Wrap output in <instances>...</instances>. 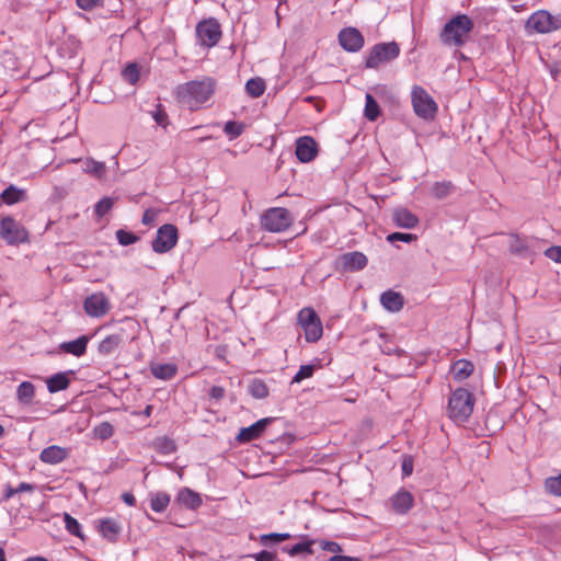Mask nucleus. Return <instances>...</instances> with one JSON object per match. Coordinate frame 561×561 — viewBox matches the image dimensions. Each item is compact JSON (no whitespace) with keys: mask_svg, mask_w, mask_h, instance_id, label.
<instances>
[{"mask_svg":"<svg viewBox=\"0 0 561 561\" xmlns=\"http://www.w3.org/2000/svg\"><path fill=\"white\" fill-rule=\"evenodd\" d=\"M114 433V428L112 424L108 422H102L98 426L94 427V434L96 437L101 439L110 438Z\"/></svg>","mask_w":561,"mask_h":561,"instance_id":"nucleus-46","label":"nucleus"},{"mask_svg":"<svg viewBox=\"0 0 561 561\" xmlns=\"http://www.w3.org/2000/svg\"><path fill=\"white\" fill-rule=\"evenodd\" d=\"M383 353H386V354H397L398 356H401V355L404 353V351H403V350H400V348H398V347H396V348H392V347H386V348L383 350Z\"/></svg>","mask_w":561,"mask_h":561,"instance_id":"nucleus-61","label":"nucleus"},{"mask_svg":"<svg viewBox=\"0 0 561 561\" xmlns=\"http://www.w3.org/2000/svg\"><path fill=\"white\" fill-rule=\"evenodd\" d=\"M122 500L129 506H134L136 504V499L135 496L129 493V492H125L122 494Z\"/></svg>","mask_w":561,"mask_h":561,"instance_id":"nucleus-59","label":"nucleus"},{"mask_svg":"<svg viewBox=\"0 0 561 561\" xmlns=\"http://www.w3.org/2000/svg\"><path fill=\"white\" fill-rule=\"evenodd\" d=\"M298 324L305 332L307 342L314 343L322 337L323 328L319 316L312 308H302L298 312Z\"/></svg>","mask_w":561,"mask_h":561,"instance_id":"nucleus-6","label":"nucleus"},{"mask_svg":"<svg viewBox=\"0 0 561 561\" xmlns=\"http://www.w3.org/2000/svg\"><path fill=\"white\" fill-rule=\"evenodd\" d=\"M291 537L288 533H271L262 535L260 538L261 543L266 545L267 541L280 542Z\"/></svg>","mask_w":561,"mask_h":561,"instance_id":"nucleus-47","label":"nucleus"},{"mask_svg":"<svg viewBox=\"0 0 561 561\" xmlns=\"http://www.w3.org/2000/svg\"><path fill=\"white\" fill-rule=\"evenodd\" d=\"M451 371L455 380L462 381L473 373V364L466 359H459L454 363Z\"/></svg>","mask_w":561,"mask_h":561,"instance_id":"nucleus-27","label":"nucleus"},{"mask_svg":"<svg viewBox=\"0 0 561 561\" xmlns=\"http://www.w3.org/2000/svg\"><path fill=\"white\" fill-rule=\"evenodd\" d=\"M150 371L153 377L161 380H170L175 377L178 373V366L173 363H151Z\"/></svg>","mask_w":561,"mask_h":561,"instance_id":"nucleus-23","label":"nucleus"},{"mask_svg":"<svg viewBox=\"0 0 561 561\" xmlns=\"http://www.w3.org/2000/svg\"><path fill=\"white\" fill-rule=\"evenodd\" d=\"M123 78L130 84H135L139 79V70L136 64H128L122 71Z\"/></svg>","mask_w":561,"mask_h":561,"instance_id":"nucleus-44","label":"nucleus"},{"mask_svg":"<svg viewBox=\"0 0 561 561\" xmlns=\"http://www.w3.org/2000/svg\"><path fill=\"white\" fill-rule=\"evenodd\" d=\"M151 412H152V407L151 405H147L145 411H144V415L150 416Z\"/></svg>","mask_w":561,"mask_h":561,"instance_id":"nucleus-63","label":"nucleus"},{"mask_svg":"<svg viewBox=\"0 0 561 561\" xmlns=\"http://www.w3.org/2000/svg\"><path fill=\"white\" fill-rule=\"evenodd\" d=\"M226 390L220 386H213L209 390V397L216 401L221 400L225 397Z\"/></svg>","mask_w":561,"mask_h":561,"instance_id":"nucleus-54","label":"nucleus"},{"mask_svg":"<svg viewBox=\"0 0 561 561\" xmlns=\"http://www.w3.org/2000/svg\"><path fill=\"white\" fill-rule=\"evenodd\" d=\"M413 471V461L411 458H404L402 462L403 476H410Z\"/></svg>","mask_w":561,"mask_h":561,"instance_id":"nucleus-56","label":"nucleus"},{"mask_svg":"<svg viewBox=\"0 0 561 561\" xmlns=\"http://www.w3.org/2000/svg\"><path fill=\"white\" fill-rule=\"evenodd\" d=\"M526 28L540 34L557 31L561 28V13L552 15L546 10L536 11L528 18Z\"/></svg>","mask_w":561,"mask_h":561,"instance_id":"nucleus-8","label":"nucleus"},{"mask_svg":"<svg viewBox=\"0 0 561 561\" xmlns=\"http://www.w3.org/2000/svg\"><path fill=\"white\" fill-rule=\"evenodd\" d=\"M415 114L424 119H432L437 112L434 99L420 85H414L411 92Z\"/></svg>","mask_w":561,"mask_h":561,"instance_id":"nucleus-7","label":"nucleus"},{"mask_svg":"<svg viewBox=\"0 0 561 561\" xmlns=\"http://www.w3.org/2000/svg\"><path fill=\"white\" fill-rule=\"evenodd\" d=\"M103 0H76L77 5L85 11H90L101 4Z\"/></svg>","mask_w":561,"mask_h":561,"instance_id":"nucleus-52","label":"nucleus"},{"mask_svg":"<svg viewBox=\"0 0 561 561\" xmlns=\"http://www.w3.org/2000/svg\"><path fill=\"white\" fill-rule=\"evenodd\" d=\"M549 493L561 496V473L558 477H550L545 482Z\"/></svg>","mask_w":561,"mask_h":561,"instance_id":"nucleus-45","label":"nucleus"},{"mask_svg":"<svg viewBox=\"0 0 561 561\" xmlns=\"http://www.w3.org/2000/svg\"><path fill=\"white\" fill-rule=\"evenodd\" d=\"M250 557L253 558L255 561H275L276 560L275 553H272L266 550H263L259 553H253Z\"/></svg>","mask_w":561,"mask_h":561,"instance_id":"nucleus-53","label":"nucleus"},{"mask_svg":"<svg viewBox=\"0 0 561 561\" xmlns=\"http://www.w3.org/2000/svg\"><path fill=\"white\" fill-rule=\"evenodd\" d=\"M196 35L201 45L213 47L217 45L221 37L220 25L215 19L204 20L197 24Z\"/></svg>","mask_w":561,"mask_h":561,"instance_id":"nucleus-11","label":"nucleus"},{"mask_svg":"<svg viewBox=\"0 0 561 561\" xmlns=\"http://www.w3.org/2000/svg\"><path fill=\"white\" fill-rule=\"evenodd\" d=\"M26 196L24 190L18 188L15 185L11 184L8 186L1 194V201L7 205H13L23 201Z\"/></svg>","mask_w":561,"mask_h":561,"instance_id":"nucleus-28","label":"nucleus"},{"mask_svg":"<svg viewBox=\"0 0 561 561\" xmlns=\"http://www.w3.org/2000/svg\"><path fill=\"white\" fill-rule=\"evenodd\" d=\"M400 55V46L397 42L378 43L374 45L365 61L368 69H378L381 64L391 62Z\"/></svg>","mask_w":561,"mask_h":561,"instance_id":"nucleus-5","label":"nucleus"},{"mask_svg":"<svg viewBox=\"0 0 561 561\" xmlns=\"http://www.w3.org/2000/svg\"><path fill=\"white\" fill-rule=\"evenodd\" d=\"M176 502L191 510H196L202 505V499L199 494L188 488H182L178 492Z\"/></svg>","mask_w":561,"mask_h":561,"instance_id":"nucleus-24","label":"nucleus"},{"mask_svg":"<svg viewBox=\"0 0 561 561\" xmlns=\"http://www.w3.org/2000/svg\"><path fill=\"white\" fill-rule=\"evenodd\" d=\"M70 375H75V371L68 370L51 375L46 380L47 390L50 393H56L58 391L66 390L70 385Z\"/></svg>","mask_w":561,"mask_h":561,"instance_id":"nucleus-22","label":"nucleus"},{"mask_svg":"<svg viewBox=\"0 0 561 561\" xmlns=\"http://www.w3.org/2000/svg\"><path fill=\"white\" fill-rule=\"evenodd\" d=\"M245 91L252 98L261 96L265 91V82L262 78H252L245 83Z\"/></svg>","mask_w":561,"mask_h":561,"instance_id":"nucleus-35","label":"nucleus"},{"mask_svg":"<svg viewBox=\"0 0 561 561\" xmlns=\"http://www.w3.org/2000/svg\"><path fill=\"white\" fill-rule=\"evenodd\" d=\"M90 336L81 335L73 341L62 342L59 350L64 353L81 357L85 354Z\"/></svg>","mask_w":561,"mask_h":561,"instance_id":"nucleus-20","label":"nucleus"},{"mask_svg":"<svg viewBox=\"0 0 561 561\" xmlns=\"http://www.w3.org/2000/svg\"><path fill=\"white\" fill-rule=\"evenodd\" d=\"M156 219V211H153L152 209H147L145 210L144 215H142V224L144 225H150Z\"/></svg>","mask_w":561,"mask_h":561,"instance_id":"nucleus-55","label":"nucleus"},{"mask_svg":"<svg viewBox=\"0 0 561 561\" xmlns=\"http://www.w3.org/2000/svg\"><path fill=\"white\" fill-rule=\"evenodd\" d=\"M0 561H7L5 560V553L4 550L0 547Z\"/></svg>","mask_w":561,"mask_h":561,"instance_id":"nucleus-64","label":"nucleus"},{"mask_svg":"<svg viewBox=\"0 0 561 561\" xmlns=\"http://www.w3.org/2000/svg\"><path fill=\"white\" fill-rule=\"evenodd\" d=\"M294 220L295 218L288 209L272 207L261 216V228L268 232L279 233L286 231Z\"/></svg>","mask_w":561,"mask_h":561,"instance_id":"nucleus-4","label":"nucleus"},{"mask_svg":"<svg viewBox=\"0 0 561 561\" xmlns=\"http://www.w3.org/2000/svg\"><path fill=\"white\" fill-rule=\"evenodd\" d=\"M316 542L313 539H308L306 536L304 540L294 545L290 548L283 547V551L287 552L291 557L299 554H313L312 545Z\"/></svg>","mask_w":561,"mask_h":561,"instance_id":"nucleus-29","label":"nucleus"},{"mask_svg":"<svg viewBox=\"0 0 561 561\" xmlns=\"http://www.w3.org/2000/svg\"><path fill=\"white\" fill-rule=\"evenodd\" d=\"M64 520H65L66 529L69 531V534L77 536L79 538H83V535L81 533V526L76 518H73L68 513H65Z\"/></svg>","mask_w":561,"mask_h":561,"instance_id":"nucleus-41","label":"nucleus"},{"mask_svg":"<svg viewBox=\"0 0 561 561\" xmlns=\"http://www.w3.org/2000/svg\"><path fill=\"white\" fill-rule=\"evenodd\" d=\"M152 117L154 122L160 126H165L168 115L167 113L161 108V105H158L157 110L153 112Z\"/></svg>","mask_w":561,"mask_h":561,"instance_id":"nucleus-51","label":"nucleus"},{"mask_svg":"<svg viewBox=\"0 0 561 561\" xmlns=\"http://www.w3.org/2000/svg\"><path fill=\"white\" fill-rule=\"evenodd\" d=\"M337 39L341 47L348 53L359 51L365 44L363 34L352 26L342 28L339 32Z\"/></svg>","mask_w":561,"mask_h":561,"instance_id":"nucleus-13","label":"nucleus"},{"mask_svg":"<svg viewBox=\"0 0 561 561\" xmlns=\"http://www.w3.org/2000/svg\"><path fill=\"white\" fill-rule=\"evenodd\" d=\"M84 171L92 174L96 179H102L105 174V164L104 162L88 159L84 162Z\"/></svg>","mask_w":561,"mask_h":561,"instance_id":"nucleus-37","label":"nucleus"},{"mask_svg":"<svg viewBox=\"0 0 561 561\" xmlns=\"http://www.w3.org/2000/svg\"><path fill=\"white\" fill-rule=\"evenodd\" d=\"M366 104H365V117L370 121V122H374L378 118L379 114H380V108H379V105L377 103V101L374 99V96L369 93L366 94Z\"/></svg>","mask_w":561,"mask_h":561,"instance_id":"nucleus-36","label":"nucleus"},{"mask_svg":"<svg viewBox=\"0 0 561 561\" xmlns=\"http://www.w3.org/2000/svg\"><path fill=\"white\" fill-rule=\"evenodd\" d=\"M394 224L404 229H413L419 224V218L407 208H396L392 214Z\"/></svg>","mask_w":561,"mask_h":561,"instance_id":"nucleus-21","label":"nucleus"},{"mask_svg":"<svg viewBox=\"0 0 561 561\" xmlns=\"http://www.w3.org/2000/svg\"><path fill=\"white\" fill-rule=\"evenodd\" d=\"M249 393L255 399H265L268 396L266 383L259 378H254L248 386Z\"/></svg>","mask_w":561,"mask_h":561,"instance_id":"nucleus-33","label":"nucleus"},{"mask_svg":"<svg viewBox=\"0 0 561 561\" xmlns=\"http://www.w3.org/2000/svg\"><path fill=\"white\" fill-rule=\"evenodd\" d=\"M216 89V80L204 77L201 80H192L178 87L176 95L180 103L191 111H196L207 102Z\"/></svg>","mask_w":561,"mask_h":561,"instance_id":"nucleus-1","label":"nucleus"},{"mask_svg":"<svg viewBox=\"0 0 561 561\" xmlns=\"http://www.w3.org/2000/svg\"><path fill=\"white\" fill-rule=\"evenodd\" d=\"M545 255L557 262V263H561V247L560 245H552L550 248H548L546 251H545Z\"/></svg>","mask_w":561,"mask_h":561,"instance_id":"nucleus-49","label":"nucleus"},{"mask_svg":"<svg viewBox=\"0 0 561 561\" xmlns=\"http://www.w3.org/2000/svg\"><path fill=\"white\" fill-rule=\"evenodd\" d=\"M510 252L519 256H527L529 247L525 239L516 233L511 234Z\"/></svg>","mask_w":561,"mask_h":561,"instance_id":"nucleus-32","label":"nucleus"},{"mask_svg":"<svg viewBox=\"0 0 561 561\" xmlns=\"http://www.w3.org/2000/svg\"><path fill=\"white\" fill-rule=\"evenodd\" d=\"M416 239L415 234L412 233H403V232H393L387 237L389 242L402 241L409 243Z\"/></svg>","mask_w":561,"mask_h":561,"instance_id":"nucleus-48","label":"nucleus"},{"mask_svg":"<svg viewBox=\"0 0 561 561\" xmlns=\"http://www.w3.org/2000/svg\"><path fill=\"white\" fill-rule=\"evenodd\" d=\"M68 456L69 450L67 448L51 445L41 451L39 459L44 463L57 465L62 462Z\"/></svg>","mask_w":561,"mask_h":561,"instance_id":"nucleus-18","label":"nucleus"},{"mask_svg":"<svg viewBox=\"0 0 561 561\" xmlns=\"http://www.w3.org/2000/svg\"><path fill=\"white\" fill-rule=\"evenodd\" d=\"M116 239L118 243L124 247L134 244L139 240V238L135 233L126 231L124 229H118L116 231Z\"/></svg>","mask_w":561,"mask_h":561,"instance_id":"nucleus-43","label":"nucleus"},{"mask_svg":"<svg viewBox=\"0 0 561 561\" xmlns=\"http://www.w3.org/2000/svg\"><path fill=\"white\" fill-rule=\"evenodd\" d=\"M391 506L397 514H405L413 506V495L407 490H400L391 496Z\"/></svg>","mask_w":561,"mask_h":561,"instance_id":"nucleus-19","label":"nucleus"},{"mask_svg":"<svg viewBox=\"0 0 561 561\" xmlns=\"http://www.w3.org/2000/svg\"><path fill=\"white\" fill-rule=\"evenodd\" d=\"M314 370L316 365H301L296 375L293 377L291 383H299L304 379L312 377Z\"/></svg>","mask_w":561,"mask_h":561,"instance_id":"nucleus-42","label":"nucleus"},{"mask_svg":"<svg viewBox=\"0 0 561 561\" xmlns=\"http://www.w3.org/2000/svg\"><path fill=\"white\" fill-rule=\"evenodd\" d=\"M35 396V387L30 381H23L19 385L16 390L18 400L24 404H28L33 401Z\"/></svg>","mask_w":561,"mask_h":561,"instance_id":"nucleus-31","label":"nucleus"},{"mask_svg":"<svg viewBox=\"0 0 561 561\" xmlns=\"http://www.w3.org/2000/svg\"><path fill=\"white\" fill-rule=\"evenodd\" d=\"M380 302L385 309L391 312H397L403 308L402 296L393 290H387L381 294Z\"/></svg>","mask_w":561,"mask_h":561,"instance_id":"nucleus-25","label":"nucleus"},{"mask_svg":"<svg viewBox=\"0 0 561 561\" xmlns=\"http://www.w3.org/2000/svg\"><path fill=\"white\" fill-rule=\"evenodd\" d=\"M99 530L105 539L114 542L121 534L122 527L115 519L105 518L100 522Z\"/></svg>","mask_w":561,"mask_h":561,"instance_id":"nucleus-26","label":"nucleus"},{"mask_svg":"<svg viewBox=\"0 0 561 561\" xmlns=\"http://www.w3.org/2000/svg\"><path fill=\"white\" fill-rule=\"evenodd\" d=\"M476 398L472 392L465 388H457L451 392L447 414L456 424L466 423L473 412Z\"/></svg>","mask_w":561,"mask_h":561,"instance_id":"nucleus-3","label":"nucleus"},{"mask_svg":"<svg viewBox=\"0 0 561 561\" xmlns=\"http://www.w3.org/2000/svg\"><path fill=\"white\" fill-rule=\"evenodd\" d=\"M455 190L450 181L435 182L431 187V195L436 199H443L449 196Z\"/></svg>","mask_w":561,"mask_h":561,"instance_id":"nucleus-30","label":"nucleus"},{"mask_svg":"<svg viewBox=\"0 0 561 561\" xmlns=\"http://www.w3.org/2000/svg\"><path fill=\"white\" fill-rule=\"evenodd\" d=\"M117 198L105 196L101 198L94 206V213L98 217L106 215L114 206Z\"/></svg>","mask_w":561,"mask_h":561,"instance_id":"nucleus-38","label":"nucleus"},{"mask_svg":"<svg viewBox=\"0 0 561 561\" xmlns=\"http://www.w3.org/2000/svg\"><path fill=\"white\" fill-rule=\"evenodd\" d=\"M170 503V495L165 492H158L151 495L150 507L157 513L165 511Z\"/></svg>","mask_w":561,"mask_h":561,"instance_id":"nucleus-34","label":"nucleus"},{"mask_svg":"<svg viewBox=\"0 0 561 561\" xmlns=\"http://www.w3.org/2000/svg\"><path fill=\"white\" fill-rule=\"evenodd\" d=\"M296 157L302 163L312 161L318 154V145L310 136H302L296 140Z\"/></svg>","mask_w":561,"mask_h":561,"instance_id":"nucleus-14","label":"nucleus"},{"mask_svg":"<svg viewBox=\"0 0 561 561\" xmlns=\"http://www.w3.org/2000/svg\"><path fill=\"white\" fill-rule=\"evenodd\" d=\"M179 233L174 225H162L152 241V250L156 253H165L173 249L178 242Z\"/></svg>","mask_w":561,"mask_h":561,"instance_id":"nucleus-10","label":"nucleus"},{"mask_svg":"<svg viewBox=\"0 0 561 561\" xmlns=\"http://www.w3.org/2000/svg\"><path fill=\"white\" fill-rule=\"evenodd\" d=\"M328 561H362V559L357 557H348V556H333Z\"/></svg>","mask_w":561,"mask_h":561,"instance_id":"nucleus-57","label":"nucleus"},{"mask_svg":"<svg viewBox=\"0 0 561 561\" xmlns=\"http://www.w3.org/2000/svg\"><path fill=\"white\" fill-rule=\"evenodd\" d=\"M35 490V485L27 483V482H21L19 486L16 488V492H33Z\"/></svg>","mask_w":561,"mask_h":561,"instance_id":"nucleus-58","label":"nucleus"},{"mask_svg":"<svg viewBox=\"0 0 561 561\" xmlns=\"http://www.w3.org/2000/svg\"><path fill=\"white\" fill-rule=\"evenodd\" d=\"M273 421V417L261 419L253 423L252 425L241 428L236 439L239 443H249L253 439H256L262 435L266 426L271 424Z\"/></svg>","mask_w":561,"mask_h":561,"instance_id":"nucleus-17","label":"nucleus"},{"mask_svg":"<svg viewBox=\"0 0 561 561\" xmlns=\"http://www.w3.org/2000/svg\"><path fill=\"white\" fill-rule=\"evenodd\" d=\"M0 236L10 245L24 243L28 240L27 230L10 216L1 219Z\"/></svg>","mask_w":561,"mask_h":561,"instance_id":"nucleus-9","label":"nucleus"},{"mask_svg":"<svg viewBox=\"0 0 561 561\" xmlns=\"http://www.w3.org/2000/svg\"><path fill=\"white\" fill-rule=\"evenodd\" d=\"M339 263L346 272H357L364 270L368 264L367 256L359 251H353L342 254L339 257Z\"/></svg>","mask_w":561,"mask_h":561,"instance_id":"nucleus-16","label":"nucleus"},{"mask_svg":"<svg viewBox=\"0 0 561 561\" xmlns=\"http://www.w3.org/2000/svg\"><path fill=\"white\" fill-rule=\"evenodd\" d=\"M473 21L467 14H457L443 27L439 37L444 45L461 47L473 30Z\"/></svg>","mask_w":561,"mask_h":561,"instance_id":"nucleus-2","label":"nucleus"},{"mask_svg":"<svg viewBox=\"0 0 561 561\" xmlns=\"http://www.w3.org/2000/svg\"><path fill=\"white\" fill-rule=\"evenodd\" d=\"M16 493V488H12L10 484L5 485L3 501H8Z\"/></svg>","mask_w":561,"mask_h":561,"instance_id":"nucleus-60","label":"nucleus"},{"mask_svg":"<svg viewBox=\"0 0 561 561\" xmlns=\"http://www.w3.org/2000/svg\"><path fill=\"white\" fill-rule=\"evenodd\" d=\"M244 130V124L236 122V121H228L225 124L224 131L230 139L238 138Z\"/></svg>","mask_w":561,"mask_h":561,"instance_id":"nucleus-40","label":"nucleus"},{"mask_svg":"<svg viewBox=\"0 0 561 561\" xmlns=\"http://www.w3.org/2000/svg\"><path fill=\"white\" fill-rule=\"evenodd\" d=\"M128 336L125 334L123 329L119 331L105 336L99 344L98 351L102 356H110L121 348Z\"/></svg>","mask_w":561,"mask_h":561,"instance_id":"nucleus-15","label":"nucleus"},{"mask_svg":"<svg viewBox=\"0 0 561 561\" xmlns=\"http://www.w3.org/2000/svg\"><path fill=\"white\" fill-rule=\"evenodd\" d=\"M156 449L160 454L170 455L175 453L176 444L173 439L169 437H160L156 442Z\"/></svg>","mask_w":561,"mask_h":561,"instance_id":"nucleus-39","label":"nucleus"},{"mask_svg":"<svg viewBox=\"0 0 561 561\" xmlns=\"http://www.w3.org/2000/svg\"><path fill=\"white\" fill-rule=\"evenodd\" d=\"M320 547L324 551L337 553L342 551L341 546L335 541H329V540H320L319 541Z\"/></svg>","mask_w":561,"mask_h":561,"instance_id":"nucleus-50","label":"nucleus"},{"mask_svg":"<svg viewBox=\"0 0 561 561\" xmlns=\"http://www.w3.org/2000/svg\"><path fill=\"white\" fill-rule=\"evenodd\" d=\"M24 561H48V560L44 557H30Z\"/></svg>","mask_w":561,"mask_h":561,"instance_id":"nucleus-62","label":"nucleus"},{"mask_svg":"<svg viewBox=\"0 0 561 561\" xmlns=\"http://www.w3.org/2000/svg\"><path fill=\"white\" fill-rule=\"evenodd\" d=\"M83 309L88 316L92 318H101L110 311L111 302L104 293L98 291L91 294L84 299Z\"/></svg>","mask_w":561,"mask_h":561,"instance_id":"nucleus-12","label":"nucleus"}]
</instances>
